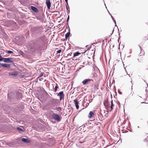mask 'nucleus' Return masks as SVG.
Listing matches in <instances>:
<instances>
[{
    "mask_svg": "<svg viewBox=\"0 0 148 148\" xmlns=\"http://www.w3.org/2000/svg\"><path fill=\"white\" fill-rule=\"evenodd\" d=\"M20 52H21V53H23V52H22V51H20Z\"/></svg>",
    "mask_w": 148,
    "mask_h": 148,
    "instance_id": "obj_31",
    "label": "nucleus"
},
{
    "mask_svg": "<svg viewBox=\"0 0 148 148\" xmlns=\"http://www.w3.org/2000/svg\"><path fill=\"white\" fill-rule=\"evenodd\" d=\"M89 104V103H88L84 102L83 103L84 106L85 107V108H86L88 106Z\"/></svg>",
    "mask_w": 148,
    "mask_h": 148,
    "instance_id": "obj_17",
    "label": "nucleus"
},
{
    "mask_svg": "<svg viewBox=\"0 0 148 148\" xmlns=\"http://www.w3.org/2000/svg\"><path fill=\"white\" fill-rule=\"evenodd\" d=\"M2 65L4 67L6 68H10V64H3Z\"/></svg>",
    "mask_w": 148,
    "mask_h": 148,
    "instance_id": "obj_14",
    "label": "nucleus"
},
{
    "mask_svg": "<svg viewBox=\"0 0 148 148\" xmlns=\"http://www.w3.org/2000/svg\"><path fill=\"white\" fill-rule=\"evenodd\" d=\"M99 84L98 83H96L94 86V90H96L99 89Z\"/></svg>",
    "mask_w": 148,
    "mask_h": 148,
    "instance_id": "obj_11",
    "label": "nucleus"
},
{
    "mask_svg": "<svg viewBox=\"0 0 148 148\" xmlns=\"http://www.w3.org/2000/svg\"><path fill=\"white\" fill-rule=\"evenodd\" d=\"M92 80V79H85L83 80L82 83L83 85H86L88 84V82Z\"/></svg>",
    "mask_w": 148,
    "mask_h": 148,
    "instance_id": "obj_9",
    "label": "nucleus"
},
{
    "mask_svg": "<svg viewBox=\"0 0 148 148\" xmlns=\"http://www.w3.org/2000/svg\"><path fill=\"white\" fill-rule=\"evenodd\" d=\"M95 51V49L94 48H92L91 47L89 49H88L87 50H84V51L82 53L83 54L87 52L88 53V54L92 55V53H94Z\"/></svg>",
    "mask_w": 148,
    "mask_h": 148,
    "instance_id": "obj_1",
    "label": "nucleus"
},
{
    "mask_svg": "<svg viewBox=\"0 0 148 148\" xmlns=\"http://www.w3.org/2000/svg\"><path fill=\"white\" fill-rule=\"evenodd\" d=\"M57 96L59 97L60 101L62 100H64V95L63 91H61L57 95Z\"/></svg>",
    "mask_w": 148,
    "mask_h": 148,
    "instance_id": "obj_2",
    "label": "nucleus"
},
{
    "mask_svg": "<svg viewBox=\"0 0 148 148\" xmlns=\"http://www.w3.org/2000/svg\"><path fill=\"white\" fill-rule=\"evenodd\" d=\"M57 101V99H52V101L54 102H56Z\"/></svg>",
    "mask_w": 148,
    "mask_h": 148,
    "instance_id": "obj_26",
    "label": "nucleus"
},
{
    "mask_svg": "<svg viewBox=\"0 0 148 148\" xmlns=\"http://www.w3.org/2000/svg\"><path fill=\"white\" fill-rule=\"evenodd\" d=\"M22 140L23 141L26 143H30L31 142L30 140L29 139L24 138H23Z\"/></svg>",
    "mask_w": 148,
    "mask_h": 148,
    "instance_id": "obj_10",
    "label": "nucleus"
},
{
    "mask_svg": "<svg viewBox=\"0 0 148 148\" xmlns=\"http://www.w3.org/2000/svg\"><path fill=\"white\" fill-rule=\"evenodd\" d=\"M111 110H112L113 109V106H114V105L113 104L112 100L111 101Z\"/></svg>",
    "mask_w": 148,
    "mask_h": 148,
    "instance_id": "obj_20",
    "label": "nucleus"
},
{
    "mask_svg": "<svg viewBox=\"0 0 148 148\" xmlns=\"http://www.w3.org/2000/svg\"><path fill=\"white\" fill-rule=\"evenodd\" d=\"M39 80H40V81H41V79H39Z\"/></svg>",
    "mask_w": 148,
    "mask_h": 148,
    "instance_id": "obj_32",
    "label": "nucleus"
},
{
    "mask_svg": "<svg viewBox=\"0 0 148 148\" xmlns=\"http://www.w3.org/2000/svg\"><path fill=\"white\" fill-rule=\"evenodd\" d=\"M138 60L139 62H140L142 61L143 60L142 57H141L140 55L138 57Z\"/></svg>",
    "mask_w": 148,
    "mask_h": 148,
    "instance_id": "obj_16",
    "label": "nucleus"
},
{
    "mask_svg": "<svg viewBox=\"0 0 148 148\" xmlns=\"http://www.w3.org/2000/svg\"><path fill=\"white\" fill-rule=\"evenodd\" d=\"M79 143H82V142H80Z\"/></svg>",
    "mask_w": 148,
    "mask_h": 148,
    "instance_id": "obj_33",
    "label": "nucleus"
},
{
    "mask_svg": "<svg viewBox=\"0 0 148 148\" xmlns=\"http://www.w3.org/2000/svg\"><path fill=\"white\" fill-rule=\"evenodd\" d=\"M3 60L4 62L6 63L13 62L12 58H4Z\"/></svg>",
    "mask_w": 148,
    "mask_h": 148,
    "instance_id": "obj_5",
    "label": "nucleus"
},
{
    "mask_svg": "<svg viewBox=\"0 0 148 148\" xmlns=\"http://www.w3.org/2000/svg\"><path fill=\"white\" fill-rule=\"evenodd\" d=\"M7 53H13V52L11 51H8L7 52Z\"/></svg>",
    "mask_w": 148,
    "mask_h": 148,
    "instance_id": "obj_25",
    "label": "nucleus"
},
{
    "mask_svg": "<svg viewBox=\"0 0 148 148\" xmlns=\"http://www.w3.org/2000/svg\"><path fill=\"white\" fill-rule=\"evenodd\" d=\"M44 73L43 72H42L40 73V75L39 76L38 78H39L40 77L42 76L43 75Z\"/></svg>",
    "mask_w": 148,
    "mask_h": 148,
    "instance_id": "obj_22",
    "label": "nucleus"
},
{
    "mask_svg": "<svg viewBox=\"0 0 148 148\" xmlns=\"http://www.w3.org/2000/svg\"><path fill=\"white\" fill-rule=\"evenodd\" d=\"M141 103H145L144 102H142Z\"/></svg>",
    "mask_w": 148,
    "mask_h": 148,
    "instance_id": "obj_29",
    "label": "nucleus"
},
{
    "mask_svg": "<svg viewBox=\"0 0 148 148\" xmlns=\"http://www.w3.org/2000/svg\"><path fill=\"white\" fill-rule=\"evenodd\" d=\"M17 74V73L16 72H10L9 73V75H10L14 76H16Z\"/></svg>",
    "mask_w": 148,
    "mask_h": 148,
    "instance_id": "obj_12",
    "label": "nucleus"
},
{
    "mask_svg": "<svg viewBox=\"0 0 148 148\" xmlns=\"http://www.w3.org/2000/svg\"><path fill=\"white\" fill-rule=\"evenodd\" d=\"M58 88V85L57 83H56V85L55 87L54 88V92H56V91L57 90V89Z\"/></svg>",
    "mask_w": 148,
    "mask_h": 148,
    "instance_id": "obj_15",
    "label": "nucleus"
},
{
    "mask_svg": "<svg viewBox=\"0 0 148 148\" xmlns=\"http://www.w3.org/2000/svg\"><path fill=\"white\" fill-rule=\"evenodd\" d=\"M74 102L75 105V107L77 109H78L79 108V106L78 105L79 101H78V99H76L74 100Z\"/></svg>",
    "mask_w": 148,
    "mask_h": 148,
    "instance_id": "obj_8",
    "label": "nucleus"
},
{
    "mask_svg": "<svg viewBox=\"0 0 148 148\" xmlns=\"http://www.w3.org/2000/svg\"><path fill=\"white\" fill-rule=\"evenodd\" d=\"M66 2L67 3L68 2V0H65Z\"/></svg>",
    "mask_w": 148,
    "mask_h": 148,
    "instance_id": "obj_28",
    "label": "nucleus"
},
{
    "mask_svg": "<svg viewBox=\"0 0 148 148\" xmlns=\"http://www.w3.org/2000/svg\"><path fill=\"white\" fill-rule=\"evenodd\" d=\"M46 3L48 9H50L51 4L50 0H46Z\"/></svg>",
    "mask_w": 148,
    "mask_h": 148,
    "instance_id": "obj_7",
    "label": "nucleus"
},
{
    "mask_svg": "<svg viewBox=\"0 0 148 148\" xmlns=\"http://www.w3.org/2000/svg\"><path fill=\"white\" fill-rule=\"evenodd\" d=\"M4 58H3L1 56H0V61H2L3 60Z\"/></svg>",
    "mask_w": 148,
    "mask_h": 148,
    "instance_id": "obj_23",
    "label": "nucleus"
},
{
    "mask_svg": "<svg viewBox=\"0 0 148 148\" xmlns=\"http://www.w3.org/2000/svg\"><path fill=\"white\" fill-rule=\"evenodd\" d=\"M30 50L32 52L34 51L35 50V49L34 47H32L30 48Z\"/></svg>",
    "mask_w": 148,
    "mask_h": 148,
    "instance_id": "obj_19",
    "label": "nucleus"
},
{
    "mask_svg": "<svg viewBox=\"0 0 148 148\" xmlns=\"http://www.w3.org/2000/svg\"><path fill=\"white\" fill-rule=\"evenodd\" d=\"M20 131H23V130L21 128H19V127H18L17 128Z\"/></svg>",
    "mask_w": 148,
    "mask_h": 148,
    "instance_id": "obj_27",
    "label": "nucleus"
},
{
    "mask_svg": "<svg viewBox=\"0 0 148 148\" xmlns=\"http://www.w3.org/2000/svg\"><path fill=\"white\" fill-rule=\"evenodd\" d=\"M141 97L140 96H137L135 97V99L136 100H138L139 98H141Z\"/></svg>",
    "mask_w": 148,
    "mask_h": 148,
    "instance_id": "obj_21",
    "label": "nucleus"
},
{
    "mask_svg": "<svg viewBox=\"0 0 148 148\" xmlns=\"http://www.w3.org/2000/svg\"><path fill=\"white\" fill-rule=\"evenodd\" d=\"M61 50L59 49L56 52L57 53H60L61 52Z\"/></svg>",
    "mask_w": 148,
    "mask_h": 148,
    "instance_id": "obj_24",
    "label": "nucleus"
},
{
    "mask_svg": "<svg viewBox=\"0 0 148 148\" xmlns=\"http://www.w3.org/2000/svg\"><path fill=\"white\" fill-rule=\"evenodd\" d=\"M52 117L53 118L55 119L58 121H60V119L59 116L57 114H53L52 115Z\"/></svg>",
    "mask_w": 148,
    "mask_h": 148,
    "instance_id": "obj_3",
    "label": "nucleus"
},
{
    "mask_svg": "<svg viewBox=\"0 0 148 148\" xmlns=\"http://www.w3.org/2000/svg\"><path fill=\"white\" fill-rule=\"evenodd\" d=\"M70 34V33L69 32H68L66 33L65 35V38H67L69 36Z\"/></svg>",
    "mask_w": 148,
    "mask_h": 148,
    "instance_id": "obj_18",
    "label": "nucleus"
},
{
    "mask_svg": "<svg viewBox=\"0 0 148 148\" xmlns=\"http://www.w3.org/2000/svg\"><path fill=\"white\" fill-rule=\"evenodd\" d=\"M81 54V53L79 52H76L75 53H74L73 54V58H74V59H73V60H76V58H77V56H79Z\"/></svg>",
    "mask_w": 148,
    "mask_h": 148,
    "instance_id": "obj_6",
    "label": "nucleus"
},
{
    "mask_svg": "<svg viewBox=\"0 0 148 148\" xmlns=\"http://www.w3.org/2000/svg\"><path fill=\"white\" fill-rule=\"evenodd\" d=\"M31 8L32 10L35 12H37L38 11V10L37 8L35 7L31 6Z\"/></svg>",
    "mask_w": 148,
    "mask_h": 148,
    "instance_id": "obj_13",
    "label": "nucleus"
},
{
    "mask_svg": "<svg viewBox=\"0 0 148 148\" xmlns=\"http://www.w3.org/2000/svg\"><path fill=\"white\" fill-rule=\"evenodd\" d=\"M95 115L92 111H90L88 115V117L89 119H92L95 118Z\"/></svg>",
    "mask_w": 148,
    "mask_h": 148,
    "instance_id": "obj_4",
    "label": "nucleus"
},
{
    "mask_svg": "<svg viewBox=\"0 0 148 148\" xmlns=\"http://www.w3.org/2000/svg\"><path fill=\"white\" fill-rule=\"evenodd\" d=\"M20 52H21V53H23V52H22V51H20Z\"/></svg>",
    "mask_w": 148,
    "mask_h": 148,
    "instance_id": "obj_30",
    "label": "nucleus"
}]
</instances>
